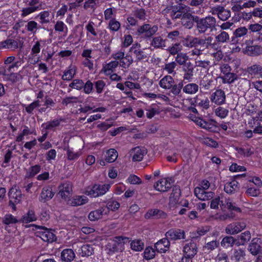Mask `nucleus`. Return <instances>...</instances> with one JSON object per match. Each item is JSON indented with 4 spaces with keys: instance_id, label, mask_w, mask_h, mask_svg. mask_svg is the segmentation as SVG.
Here are the masks:
<instances>
[{
    "instance_id": "obj_1",
    "label": "nucleus",
    "mask_w": 262,
    "mask_h": 262,
    "mask_svg": "<svg viewBox=\"0 0 262 262\" xmlns=\"http://www.w3.org/2000/svg\"><path fill=\"white\" fill-rule=\"evenodd\" d=\"M195 23L196 24L198 31L200 33H204L208 29L211 31L216 29V19L211 15H208L203 18L196 17H195Z\"/></svg>"
},
{
    "instance_id": "obj_2",
    "label": "nucleus",
    "mask_w": 262,
    "mask_h": 262,
    "mask_svg": "<svg viewBox=\"0 0 262 262\" xmlns=\"http://www.w3.org/2000/svg\"><path fill=\"white\" fill-rule=\"evenodd\" d=\"M111 186L108 184H98L88 187L85 193L91 198H97L105 194L110 189Z\"/></svg>"
},
{
    "instance_id": "obj_3",
    "label": "nucleus",
    "mask_w": 262,
    "mask_h": 262,
    "mask_svg": "<svg viewBox=\"0 0 262 262\" xmlns=\"http://www.w3.org/2000/svg\"><path fill=\"white\" fill-rule=\"evenodd\" d=\"M31 226L34 227L35 230H36V236L39 237L42 241L52 243L56 239L55 234L45 227L35 224H32Z\"/></svg>"
},
{
    "instance_id": "obj_4",
    "label": "nucleus",
    "mask_w": 262,
    "mask_h": 262,
    "mask_svg": "<svg viewBox=\"0 0 262 262\" xmlns=\"http://www.w3.org/2000/svg\"><path fill=\"white\" fill-rule=\"evenodd\" d=\"M183 7V4L168 6L162 10V13L165 15L169 14L172 20L182 19Z\"/></svg>"
},
{
    "instance_id": "obj_5",
    "label": "nucleus",
    "mask_w": 262,
    "mask_h": 262,
    "mask_svg": "<svg viewBox=\"0 0 262 262\" xmlns=\"http://www.w3.org/2000/svg\"><path fill=\"white\" fill-rule=\"evenodd\" d=\"M9 205L14 211L16 210V205L21 202L22 193L21 190L16 188L12 187L9 191Z\"/></svg>"
},
{
    "instance_id": "obj_6",
    "label": "nucleus",
    "mask_w": 262,
    "mask_h": 262,
    "mask_svg": "<svg viewBox=\"0 0 262 262\" xmlns=\"http://www.w3.org/2000/svg\"><path fill=\"white\" fill-rule=\"evenodd\" d=\"M158 28L156 25L145 24L139 26L137 30L139 35H143L145 38L152 37L158 31Z\"/></svg>"
},
{
    "instance_id": "obj_7",
    "label": "nucleus",
    "mask_w": 262,
    "mask_h": 262,
    "mask_svg": "<svg viewBox=\"0 0 262 262\" xmlns=\"http://www.w3.org/2000/svg\"><path fill=\"white\" fill-rule=\"evenodd\" d=\"M141 48L140 43H135L129 49V52H132L135 57V62L145 61L148 58V54Z\"/></svg>"
},
{
    "instance_id": "obj_8",
    "label": "nucleus",
    "mask_w": 262,
    "mask_h": 262,
    "mask_svg": "<svg viewBox=\"0 0 262 262\" xmlns=\"http://www.w3.org/2000/svg\"><path fill=\"white\" fill-rule=\"evenodd\" d=\"M165 236L168 241H176L186 238V233L184 230L178 228H172L165 233Z\"/></svg>"
},
{
    "instance_id": "obj_9",
    "label": "nucleus",
    "mask_w": 262,
    "mask_h": 262,
    "mask_svg": "<svg viewBox=\"0 0 262 262\" xmlns=\"http://www.w3.org/2000/svg\"><path fill=\"white\" fill-rule=\"evenodd\" d=\"M58 194L65 200L70 199L72 195V185L69 182L60 184L58 187Z\"/></svg>"
},
{
    "instance_id": "obj_10",
    "label": "nucleus",
    "mask_w": 262,
    "mask_h": 262,
    "mask_svg": "<svg viewBox=\"0 0 262 262\" xmlns=\"http://www.w3.org/2000/svg\"><path fill=\"white\" fill-rule=\"evenodd\" d=\"M246 227L244 222H237L231 223L227 226L225 232L227 234L234 235L243 230Z\"/></svg>"
},
{
    "instance_id": "obj_11",
    "label": "nucleus",
    "mask_w": 262,
    "mask_h": 262,
    "mask_svg": "<svg viewBox=\"0 0 262 262\" xmlns=\"http://www.w3.org/2000/svg\"><path fill=\"white\" fill-rule=\"evenodd\" d=\"M171 181V179L170 178L161 179L154 185V188L157 191L162 192H166L172 187Z\"/></svg>"
},
{
    "instance_id": "obj_12",
    "label": "nucleus",
    "mask_w": 262,
    "mask_h": 262,
    "mask_svg": "<svg viewBox=\"0 0 262 262\" xmlns=\"http://www.w3.org/2000/svg\"><path fill=\"white\" fill-rule=\"evenodd\" d=\"M210 99L212 103L217 105H221L226 101L225 93L221 89L216 90L211 94Z\"/></svg>"
},
{
    "instance_id": "obj_13",
    "label": "nucleus",
    "mask_w": 262,
    "mask_h": 262,
    "mask_svg": "<svg viewBox=\"0 0 262 262\" xmlns=\"http://www.w3.org/2000/svg\"><path fill=\"white\" fill-rule=\"evenodd\" d=\"M147 152V150L144 147L137 146L132 148L129 154L132 156L133 161L139 162L142 160L143 157Z\"/></svg>"
},
{
    "instance_id": "obj_14",
    "label": "nucleus",
    "mask_w": 262,
    "mask_h": 262,
    "mask_svg": "<svg viewBox=\"0 0 262 262\" xmlns=\"http://www.w3.org/2000/svg\"><path fill=\"white\" fill-rule=\"evenodd\" d=\"M95 24L92 21H89L85 26L86 30V37L91 41L97 42L98 40V33L94 28Z\"/></svg>"
},
{
    "instance_id": "obj_15",
    "label": "nucleus",
    "mask_w": 262,
    "mask_h": 262,
    "mask_svg": "<svg viewBox=\"0 0 262 262\" xmlns=\"http://www.w3.org/2000/svg\"><path fill=\"white\" fill-rule=\"evenodd\" d=\"M184 253V256L186 258H191L197 253V247L194 242H190L186 244L183 247V250Z\"/></svg>"
},
{
    "instance_id": "obj_16",
    "label": "nucleus",
    "mask_w": 262,
    "mask_h": 262,
    "mask_svg": "<svg viewBox=\"0 0 262 262\" xmlns=\"http://www.w3.org/2000/svg\"><path fill=\"white\" fill-rule=\"evenodd\" d=\"M250 253L255 255L262 251V241L258 238H254L249 246Z\"/></svg>"
},
{
    "instance_id": "obj_17",
    "label": "nucleus",
    "mask_w": 262,
    "mask_h": 262,
    "mask_svg": "<svg viewBox=\"0 0 262 262\" xmlns=\"http://www.w3.org/2000/svg\"><path fill=\"white\" fill-rule=\"evenodd\" d=\"M200 187L195 188L194 193L195 195L200 200H209L213 198L214 193L211 191H206Z\"/></svg>"
},
{
    "instance_id": "obj_18",
    "label": "nucleus",
    "mask_w": 262,
    "mask_h": 262,
    "mask_svg": "<svg viewBox=\"0 0 262 262\" xmlns=\"http://www.w3.org/2000/svg\"><path fill=\"white\" fill-rule=\"evenodd\" d=\"M5 65V69L7 70L9 72L12 71L14 68H18L21 65L20 61L16 60L15 56H11L7 57L4 60Z\"/></svg>"
},
{
    "instance_id": "obj_19",
    "label": "nucleus",
    "mask_w": 262,
    "mask_h": 262,
    "mask_svg": "<svg viewBox=\"0 0 262 262\" xmlns=\"http://www.w3.org/2000/svg\"><path fill=\"white\" fill-rule=\"evenodd\" d=\"M189 102L191 105H197L204 109L207 110L210 107V101L208 98L205 97L203 99H200L198 96L193 98L188 99Z\"/></svg>"
},
{
    "instance_id": "obj_20",
    "label": "nucleus",
    "mask_w": 262,
    "mask_h": 262,
    "mask_svg": "<svg viewBox=\"0 0 262 262\" xmlns=\"http://www.w3.org/2000/svg\"><path fill=\"white\" fill-rule=\"evenodd\" d=\"M183 71L184 72L183 75V81L187 80L188 82L191 81L194 75L193 64L190 62L186 63L183 67Z\"/></svg>"
},
{
    "instance_id": "obj_21",
    "label": "nucleus",
    "mask_w": 262,
    "mask_h": 262,
    "mask_svg": "<svg viewBox=\"0 0 262 262\" xmlns=\"http://www.w3.org/2000/svg\"><path fill=\"white\" fill-rule=\"evenodd\" d=\"M54 195V192L50 186H45L42 189L39 200L41 202H46L50 200Z\"/></svg>"
},
{
    "instance_id": "obj_22",
    "label": "nucleus",
    "mask_w": 262,
    "mask_h": 262,
    "mask_svg": "<svg viewBox=\"0 0 262 262\" xmlns=\"http://www.w3.org/2000/svg\"><path fill=\"white\" fill-rule=\"evenodd\" d=\"M169 246L170 242L166 237L161 239L155 245L156 250L161 253H165L169 249Z\"/></svg>"
},
{
    "instance_id": "obj_23",
    "label": "nucleus",
    "mask_w": 262,
    "mask_h": 262,
    "mask_svg": "<svg viewBox=\"0 0 262 262\" xmlns=\"http://www.w3.org/2000/svg\"><path fill=\"white\" fill-rule=\"evenodd\" d=\"M103 214H107L105 206L100 207L99 209L92 211L90 212L88 217L91 221H95L102 217Z\"/></svg>"
},
{
    "instance_id": "obj_24",
    "label": "nucleus",
    "mask_w": 262,
    "mask_h": 262,
    "mask_svg": "<svg viewBox=\"0 0 262 262\" xmlns=\"http://www.w3.org/2000/svg\"><path fill=\"white\" fill-rule=\"evenodd\" d=\"M235 150L237 151L238 158H248L254 154V148L249 146L245 147H236Z\"/></svg>"
},
{
    "instance_id": "obj_25",
    "label": "nucleus",
    "mask_w": 262,
    "mask_h": 262,
    "mask_svg": "<svg viewBox=\"0 0 262 262\" xmlns=\"http://www.w3.org/2000/svg\"><path fill=\"white\" fill-rule=\"evenodd\" d=\"M68 204L72 206H77L84 205L88 202V199L85 196L78 195L71 199H68Z\"/></svg>"
},
{
    "instance_id": "obj_26",
    "label": "nucleus",
    "mask_w": 262,
    "mask_h": 262,
    "mask_svg": "<svg viewBox=\"0 0 262 262\" xmlns=\"http://www.w3.org/2000/svg\"><path fill=\"white\" fill-rule=\"evenodd\" d=\"M18 48V42L17 40L12 39H8L4 41L0 42L1 49H8L14 51Z\"/></svg>"
},
{
    "instance_id": "obj_27",
    "label": "nucleus",
    "mask_w": 262,
    "mask_h": 262,
    "mask_svg": "<svg viewBox=\"0 0 262 262\" xmlns=\"http://www.w3.org/2000/svg\"><path fill=\"white\" fill-rule=\"evenodd\" d=\"M248 33V29L245 27H241L234 30L233 36L231 37V42L236 43L238 42V38L245 36Z\"/></svg>"
},
{
    "instance_id": "obj_28",
    "label": "nucleus",
    "mask_w": 262,
    "mask_h": 262,
    "mask_svg": "<svg viewBox=\"0 0 262 262\" xmlns=\"http://www.w3.org/2000/svg\"><path fill=\"white\" fill-rule=\"evenodd\" d=\"M247 72L253 77H262V66L254 64L247 67Z\"/></svg>"
},
{
    "instance_id": "obj_29",
    "label": "nucleus",
    "mask_w": 262,
    "mask_h": 262,
    "mask_svg": "<svg viewBox=\"0 0 262 262\" xmlns=\"http://www.w3.org/2000/svg\"><path fill=\"white\" fill-rule=\"evenodd\" d=\"M245 250L244 249L241 248H234L232 250L231 258L236 262H239L245 259Z\"/></svg>"
},
{
    "instance_id": "obj_30",
    "label": "nucleus",
    "mask_w": 262,
    "mask_h": 262,
    "mask_svg": "<svg viewBox=\"0 0 262 262\" xmlns=\"http://www.w3.org/2000/svg\"><path fill=\"white\" fill-rule=\"evenodd\" d=\"M166 39L161 36H156L152 37L150 45L155 49H163L166 47Z\"/></svg>"
},
{
    "instance_id": "obj_31",
    "label": "nucleus",
    "mask_w": 262,
    "mask_h": 262,
    "mask_svg": "<svg viewBox=\"0 0 262 262\" xmlns=\"http://www.w3.org/2000/svg\"><path fill=\"white\" fill-rule=\"evenodd\" d=\"M245 53L250 56H258L262 53V47L259 45L247 46Z\"/></svg>"
},
{
    "instance_id": "obj_32",
    "label": "nucleus",
    "mask_w": 262,
    "mask_h": 262,
    "mask_svg": "<svg viewBox=\"0 0 262 262\" xmlns=\"http://www.w3.org/2000/svg\"><path fill=\"white\" fill-rule=\"evenodd\" d=\"M174 83L173 78L169 75L165 76L159 81V85L165 90H169Z\"/></svg>"
},
{
    "instance_id": "obj_33",
    "label": "nucleus",
    "mask_w": 262,
    "mask_h": 262,
    "mask_svg": "<svg viewBox=\"0 0 262 262\" xmlns=\"http://www.w3.org/2000/svg\"><path fill=\"white\" fill-rule=\"evenodd\" d=\"M75 257V254L71 249H65L61 253V259L65 262H71Z\"/></svg>"
},
{
    "instance_id": "obj_34",
    "label": "nucleus",
    "mask_w": 262,
    "mask_h": 262,
    "mask_svg": "<svg viewBox=\"0 0 262 262\" xmlns=\"http://www.w3.org/2000/svg\"><path fill=\"white\" fill-rule=\"evenodd\" d=\"M76 73V68L75 66L71 64L66 70L62 76V79L65 81H70L74 77Z\"/></svg>"
},
{
    "instance_id": "obj_35",
    "label": "nucleus",
    "mask_w": 262,
    "mask_h": 262,
    "mask_svg": "<svg viewBox=\"0 0 262 262\" xmlns=\"http://www.w3.org/2000/svg\"><path fill=\"white\" fill-rule=\"evenodd\" d=\"M7 70L4 69L3 71H0V75L3 76L4 80L14 83L17 81L18 78L17 73L12 72L8 73Z\"/></svg>"
},
{
    "instance_id": "obj_36",
    "label": "nucleus",
    "mask_w": 262,
    "mask_h": 262,
    "mask_svg": "<svg viewBox=\"0 0 262 262\" xmlns=\"http://www.w3.org/2000/svg\"><path fill=\"white\" fill-rule=\"evenodd\" d=\"M63 121L64 119L61 118L59 119H54L43 123L41 125V126L43 127L44 128L47 130H54V129L59 126L60 123Z\"/></svg>"
},
{
    "instance_id": "obj_37",
    "label": "nucleus",
    "mask_w": 262,
    "mask_h": 262,
    "mask_svg": "<svg viewBox=\"0 0 262 262\" xmlns=\"http://www.w3.org/2000/svg\"><path fill=\"white\" fill-rule=\"evenodd\" d=\"M251 239L250 231H246L237 236L236 245L237 246L244 245Z\"/></svg>"
},
{
    "instance_id": "obj_38",
    "label": "nucleus",
    "mask_w": 262,
    "mask_h": 262,
    "mask_svg": "<svg viewBox=\"0 0 262 262\" xmlns=\"http://www.w3.org/2000/svg\"><path fill=\"white\" fill-rule=\"evenodd\" d=\"M199 86L195 83H189L183 85V92L188 95L195 94L199 91Z\"/></svg>"
},
{
    "instance_id": "obj_39",
    "label": "nucleus",
    "mask_w": 262,
    "mask_h": 262,
    "mask_svg": "<svg viewBox=\"0 0 262 262\" xmlns=\"http://www.w3.org/2000/svg\"><path fill=\"white\" fill-rule=\"evenodd\" d=\"M78 253L82 257H88L94 253V248L91 245L85 244L78 250Z\"/></svg>"
},
{
    "instance_id": "obj_40",
    "label": "nucleus",
    "mask_w": 262,
    "mask_h": 262,
    "mask_svg": "<svg viewBox=\"0 0 262 262\" xmlns=\"http://www.w3.org/2000/svg\"><path fill=\"white\" fill-rule=\"evenodd\" d=\"M119 64L117 60H113L106 64L103 67V70L105 75H108L111 74L115 71L116 68Z\"/></svg>"
},
{
    "instance_id": "obj_41",
    "label": "nucleus",
    "mask_w": 262,
    "mask_h": 262,
    "mask_svg": "<svg viewBox=\"0 0 262 262\" xmlns=\"http://www.w3.org/2000/svg\"><path fill=\"white\" fill-rule=\"evenodd\" d=\"M238 183L236 180H233L227 183L224 186L225 191L229 194L234 193L238 189Z\"/></svg>"
},
{
    "instance_id": "obj_42",
    "label": "nucleus",
    "mask_w": 262,
    "mask_h": 262,
    "mask_svg": "<svg viewBox=\"0 0 262 262\" xmlns=\"http://www.w3.org/2000/svg\"><path fill=\"white\" fill-rule=\"evenodd\" d=\"M213 38L211 37H208L205 39L200 38L196 47L200 50L202 53L205 49H209L210 41H212Z\"/></svg>"
},
{
    "instance_id": "obj_43",
    "label": "nucleus",
    "mask_w": 262,
    "mask_h": 262,
    "mask_svg": "<svg viewBox=\"0 0 262 262\" xmlns=\"http://www.w3.org/2000/svg\"><path fill=\"white\" fill-rule=\"evenodd\" d=\"M166 214L163 211L158 209H151L148 211L145 215V217L146 219L150 218L151 217H156V218L159 217H165Z\"/></svg>"
},
{
    "instance_id": "obj_44",
    "label": "nucleus",
    "mask_w": 262,
    "mask_h": 262,
    "mask_svg": "<svg viewBox=\"0 0 262 262\" xmlns=\"http://www.w3.org/2000/svg\"><path fill=\"white\" fill-rule=\"evenodd\" d=\"M220 78L224 84H231L233 83L237 79V76L236 74L230 72L224 75V76H221Z\"/></svg>"
},
{
    "instance_id": "obj_45",
    "label": "nucleus",
    "mask_w": 262,
    "mask_h": 262,
    "mask_svg": "<svg viewBox=\"0 0 262 262\" xmlns=\"http://www.w3.org/2000/svg\"><path fill=\"white\" fill-rule=\"evenodd\" d=\"M118 156L117 151L115 149L111 148L107 150L105 160L108 163H112L117 159Z\"/></svg>"
},
{
    "instance_id": "obj_46",
    "label": "nucleus",
    "mask_w": 262,
    "mask_h": 262,
    "mask_svg": "<svg viewBox=\"0 0 262 262\" xmlns=\"http://www.w3.org/2000/svg\"><path fill=\"white\" fill-rule=\"evenodd\" d=\"M200 38L193 37V36H187L184 39V46L188 48H195L196 47L198 42Z\"/></svg>"
},
{
    "instance_id": "obj_47",
    "label": "nucleus",
    "mask_w": 262,
    "mask_h": 262,
    "mask_svg": "<svg viewBox=\"0 0 262 262\" xmlns=\"http://www.w3.org/2000/svg\"><path fill=\"white\" fill-rule=\"evenodd\" d=\"M236 238L231 236H227L223 238L221 245L223 247L229 248L233 246L234 244L236 245Z\"/></svg>"
},
{
    "instance_id": "obj_48",
    "label": "nucleus",
    "mask_w": 262,
    "mask_h": 262,
    "mask_svg": "<svg viewBox=\"0 0 262 262\" xmlns=\"http://www.w3.org/2000/svg\"><path fill=\"white\" fill-rule=\"evenodd\" d=\"M231 17V11L221 6L217 17L222 21H226Z\"/></svg>"
},
{
    "instance_id": "obj_49",
    "label": "nucleus",
    "mask_w": 262,
    "mask_h": 262,
    "mask_svg": "<svg viewBox=\"0 0 262 262\" xmlns=\"http://www.w3.org/2000/svg\"><path fill=\"white\" fill-rule=\"evenodd\" d=\"M55 31L59 33H64V35L66 36L68 29L67 25L61 20H58L56 22L54 25Z\"/></svg>"
},
{
    "instance_id": "obj_50",
    "label": "nucleus",
    "mask_w": 262,
    "mask_h": 262,
    "mask_svg": "<svg viewBox=\"0 0 262 262\" xmlns=\"http://www.w3.org/2000/svg\"><path fill=\"white\" fill-rule=\"evenodd\" d=\"M129 238L123 236H116L115 237L114 246L113 247L114 251H118L117 249V246H120L122 248L124 244L129 242Z\"/></svg>"
},
{
    "instance_id": "obj_51",
    "label": "nucleus",
    "mask_w": 262,
    "mask_h": 262,
    "mask_svg": "<svg viewBox=\"0 0 262 262\" xmlns=\"http://www.w3.org/2000/svg\"><path fill=\"white\" fill-rule=\"evenodd\" d=\"M41 170V166L36 164L34 166H31L26 172V177L28 178L34 177L35 175L38 173Z\"/></svg>"
},
{
    "instance_id": "obj_52",
    "label": "nucleus",
    "mask_w": 262,
    "mask_h": 262,
    "mask_svg": "<svg viewBox=\"0 0 262 262\" xmlns=\"http://www.w3.org/2000/svg\"><path fill=\"white\" fill-rule=\"evenodd\" d=\"M183 80L180 81L178 84H173L170 88V92L174 96H179L183 89Z\"/></svg>"
},
{
    "instance_id": "obj_53",
    "label": "nucleus",
    "mask_w": 262,
    "mask_h": 262,
    "mask_svg": "<svg viewBox=\"0 0 262 262\" xmlns=\"http://www.w3.org/2000/svg\"><path fill=\"white\" fill-rule=\"evenodd\" d=\"M37 217L35 214L34 211L32 210H29L27 213L24 215L21 219V221L24 223H28L36 221Z\"/></svg>"
},
{
    "instance_id": "obj_54",
    "label": "nucleus",
    "mask_w": 262,
    "mask_h": 262,
    "mask_svg": "<svg viewBox=\"0 0 262 262\" xmlns=\"http://www.w3.org/2000/svg\"><path fill=\"white\" fill-rule=\"evenodd\" d=\"M144 247V243L140 239H135L130 243V248L135 251H141Z\"/></svg>"
},
{
    "instance_id": "obj_55",
    "label": "nucleus",
    "mask_w": 262,
    "mask_h": 262,
    "mask_svg": "<svg viewBox=\"0 0 262 262\" xmlns=\"http://www.w3.org/2000/svg\"><path fill=\"white\" fill-rule=\"evenodd\" d=\"M190 9L191 8L189 6L184 5L182 13V19L186 18L195 22V17L198 16L192 15L190 13Z\"/></svg>"
},
{
    "instance_id": "obj_56",
    "label": "nucleus",
    "mask_w": 262,
    "mask_h": 262,
    "mask_svg": "<svg viewBox=\"0 0 262 262\" xmlns=\"http://www.w3.org/2000/svg\"><path fill=\"white\" fill-rule=\"evenodd\" d=\"M121 28L120 23L117 20L116 18L111 19L109 20L108 23L107 28L111 31L117 32Z\"/></svg>"
},
{
    "instance_id": "obj_57",
    "label": "nucleus",
    "mask_w": 262,
    "mask_h": 262,
    "mask_svg": "<svg viewBox=\"0 0 262 262\" xmlns=\"http://www.w3.org/2000/svg\"><path fill=\"white\" fill-rule=\"evenodd\" d=\"M134 62V60L133 57L128 54H126L124 58H123L119 62V64L120 67L126 69L128 68L130 64H132Z\"/></svg>"
},
{
    "instance_id": "obj_58",
    "label": "nucleus",
    "mask_w": 262,
    "mask_h": 262,
    "mask_svg": "<svg viewBox=\"0 0 262 262\" xmlns=\"http://www.w3.org/2000/svg\"><path fill=\"white\" fill-rule=\"evenodd\" d=\"M156 255L155 250L151 247H146L143 253V257L146 260H150L153 259Z\"/></svg>"
},
{
    "instance_id": "obj_59",
    "label": "nucleus",
    "mask_w": 262,
    "mask_h": 262,
    "mask_svg": "<svg viewBox=\"0 0 262 262\" xmlns=\"http://www.w3.org/2000/svg\"><path fill=\"white\" fill-rule=\"evenodd\" d=\"M120 207V203L114 200L108 201L106 204V209L107 213L109 210L115 211Z\"/></svg>"
},
{
    "instance_id": "obj_60",
    "label": "nucleus",
    "mask_w": 262,
    "mask_h": 262,
    "mask_svg": "<svg viewBox=\"0 0 262 262\" xmlns=\"http://www.w3.org/2000/svg\"><path fill=\"white\" fill-rule=\"evenodd\" d=\"M80 151H74L73 148L68 147L67 149V159L69 160H77L81 155Z\"/></svg>"
},
{
    "instance_id": "obj_61",
    "label": "nucleus",
    "mask_w": 262,
    "mask_h": 262,
    "mask_svg": "<svg viewBox=\"0 0 262 262\" xmlns=\"http://www.w3.org/2000/svg\"><path fill=\"white\" fill-rule=\"evenodd\" d=\"M215 114L221 119L225 118L229 114V111L222 106H219L215 110Z\"/></svg>"
},
{
    "instance_id": "obj_62",
    "label": "nucleus",
    "mask_w": 262,
    "mask_h": 262,
    "mask_svg": "<svg viewBox=\"0 0 262 262\" xmlns=\"http://www.w3.org/2000/svg\"><path fill=\"white\" fill-rule=\"evenodd\" d=\"M133 14L134 16L140 20H144L146 19V11L143 8H137L133 11Z\"/></svg>"
},
{
    "instance_id": "obj_63",
    "label": "nucleus",
    "mask_w": 262,
    "mask_h": 262,
    "mask_svg": "<svg viewBox=\"0 0 262 262\" xmlns=\"http://www.w3.org/2000/svg\"><path fill=\"white\" fill-rule=\"evenodd\" d=\"M229 35L225 31H222L220 34L215 36L216 41L220 43L226 42L229 40Z\"/></svg>"
},
{
    "instance_id": "obj_64",
    "label": "nucleus",
    "mask_w": 262,
    "mask_h": 262,
    "mask_svg": "<svg viewBox=\"0 0 262 262\" xmlns=\"http://www.w3.org/2000/svg\"><path fill=\"white\" fill-rule=\"evenodd\" d=\"M188 56L186 53L180 52L178 53L176 57V61L180 65H184L186 61L188 60Z\"/></svg>"
}]
</instances>
